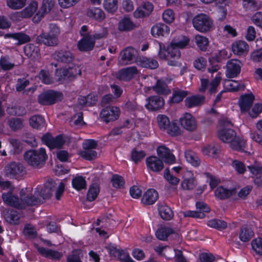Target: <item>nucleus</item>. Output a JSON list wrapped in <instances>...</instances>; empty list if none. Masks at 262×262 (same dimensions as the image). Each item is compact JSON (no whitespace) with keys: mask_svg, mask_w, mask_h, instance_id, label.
Here are the masks:
<instances>
[{"mask_svg":"<svg viewBox=\"0 0 262 262\" xmlns=\"http://www.w3.org/2000/svg\"><path fill=\"white\" fill-rule=\"evenodd\" d=\"M25 162L34 168H41L45 164L48 158L45 148L30 149L24 154Z\"/></svg>","mask_w":262,"mask_h":262,"instance_id":"obj_1","label":"nucleus"},{"mask_svg":"<svg viewBox=\"0 0 262 262\" xmlns=\"http://www.w3.org/2000/svg\"><path fill=\"white\" fill-rule=\"evenodd\" d=\"M80 34L82 38L78 41L77 47L80 51L88 52L93 49L95 41L92 37V35L88 31L86 26H83L80 30Z\"/></svg>","mask_w":262,"mask_h":262,"instance_id":"obj_2","label":"nucleus"},{"mask_svg":"<svg viewBox=\"0 0 262 262\" xmlns=\"http://www.w3.org/2000/svg\"><path fill=\"white\" fill-rule=\"evenodd\" d=\"M221 124L223 128L219 131V138L224 142L229 143L236 136V132L231 128L233 124L227 119L221 120Z\"/></svg>","mask_w":262,"mask_h":262,"instance_id":"obj_3","label":"nucleus"},{"mask_svg":"<svg viewBox=\"0 0 262 262\" xmlns=\"http://www.w3.org/2000/svg\"><path fill=\"white\" fill-rule=\"evenodd\" d=\"M62 94L53 90L48 91L41 93L38 97V102L42 105H51L61 101Z\"/></svg>","mask_w":262,"mask_h":262,"instance_id":"obj_4","label":"nucleus"},{"mask_svg":"<svg viewBox=\"0 0 262 262\" xmlns=\"http://www.w3.org/2000/svg\"><path fill=\"white\" fill-rule=\"evenodd\" d=\"M120 60L119 62L122 64H127L136 62L140 56L138 50L132 47H128L122 50L120 54Z\"/></svg>","mask_w":262,"mask_h":262,"instance_id":"obj_5","label":"nucleus"},{"mask_svg":"<svg viewBox=\"0 0 262 262\" xmlns=\"http://www.w3.org/2000/svg\"><path fill=\"white\" fill-rule=\"evenodd\" d=\"M24 193V190H21L20 195L21 196V204L23 206L22 209L27 206H37L42 203V199L40 198L38 195L36 194V191H34V194L29 193L23 196Z\"/></svg>","mask_w":262,"mask_h":262,"instance_id":"obj_6","label":"nucleus"},{"mask_svg":"<svg viewBox=\"0 0 262 262\" xmlns=\"http://www.w3.org/2000/svg\"><path fill=\"white\" fill-rule=\"evenodd\" d=\"M120 109L116 106H108L104 108L100 114V117L104 121L108 123L117 120L120 115Z\"/></svg>","mask_w":262,"mask_h":262,"instance_id":"obj_7","label":"nucleus"},{"mask_svg":"<svg viewBox=\"0 0 262 262\" xmlns=\"http://www.w3.org/2000/svg\"><path fill=\"white\" fill-rule=\"evenodd\" d=\"M242 63L239 60L231 59L226 64V75L228 78L236 77L241 72Z\"/></svg>","mask_w":262,"mask_h":262,"instance_id":"obj_8","label":"nucleus"},{"mask_svg":"<svg viewBox=\"0 0 262 262\" xmlns=\"http://www.w3.org/2000/svg\"><path fill=\"white\" fill-rule=\"evenodd\" d=\"M213 28V23L210 17L206 14H198V31L206 33Z\"/></svg>","mask_w":262,"mask_h":262,"instance_id":"obj_9","label":"nucleus"},{"mask_svg":"<svg viewBox=\"0 0 262 262\" xmlns=\"http://www.w3.org/2000/svg\"><path fill=\"white\" fill-rule=\"evenodd\" d=\"M145 107L151 111H157L162 109L165 105L164 99L159 96H151L146 99Z\"/></svg>","mask_w":262,"mask_h":262,"instance_id":"obj_10","label":"nucleus"},{"mask_svg":"<svg viewBox=\"0 0 262 262\" xmlns=\"http://www.w3.org/2000/svg\"><path fill=\"white\" fill-rule=\"evenodd\" d=\"M54 58L59 62L66 64L73 65L75 57L70 51L61 50L56 51L54 54Z\"/></svg>","mask_w":262,"mask_h":262,"instance_id":"obj_11","label":"nucleus"},{"mask_svg":"<svg viewBox=\"0 0 262 262\" xmlns=\"http://www.w3.org/2000/svg\"><path fill=\"white\" fill-rule=\"evenodd\" d=\"M154 10L153 5L149 2H145L139 6L134 12L133 15L136 18H143L148 17Z\"/></svg>","mask_w":262,"mask_h":262,"instance_id":"obj_12","label":"nucleus"},{"mask_svg":"<svg viewBox=\"0 0 262 262\" xmlns=\"http://www.w3.org/2000/svg\"><path fill=\"white\" fill-rule=\"evenodd\" d=\"M54 5V0H43L41 7L33 18V21L35 23H39L45 15L52 10Z\"/></svg>","mask_w":262,"mask_h":262,"instance_id":"obj_13","label":"nucleus"},{"mask_svg":"<svg viewBox=\"0 0 262 262\" xmlns=\"http://www.w3.org/2000/svg\"><path fill=\"white\" fill-rule=\"evenodd\" d=\"M37 43L43 44L48 47L56 46L59 43L58 38L46 32H42L36 38Z\"/></svg>","mask_w":262,"mask_h":262,"instance_id":"obj_14","label":"nucleus"},{"mask_svg":"<svg viewBox=\"0 0 262 262\" xmlns=\"http://www.w3.org/2000/svg\"><path fill=\"white\" fill-rule=\"evenodd\" d=\"M3 201L7 205L18 209H22L23 205L21 204V200L15 195L12 192L8 191L3 193L2 195Z\"/></svg>","mask_w":262,"mask_h":262,"instance_id":"obj_15","label":"nucleus"},{"mask_svg":"<svg viewBox=\"0 0 262 262\" xmlns=\"http://www.w3.org/2000/svg\"><path fill=\"white\" fill-rule=\"evenodd\" d=\"M232 51L237 56L245 55L248 54L249 47L248 44L244 40H236L231 45Z\"/></svg>","mask_w":262,"mask_h":262,"instance_id":"obj_16","label":"nucleus"},{"mask_svg":"<svg viewBox=\"0 0 262 262\" xmlns=\"http://www.w3.org/2000/svg\"><path fill=\"white\" fill-rule=\"evenodd\" d=\"M180 122L182 126L188 130L192 131L196 127L195 118L190 113L184 114L180 119Z\"/></svg>","mask_w":262,"mask_h":262,"instance_id":"obj_17","label":"nucleus"},{"mask_svg":"<svg viewBox=\"0 0 262 262\" xmlns=\"http://www.w3.org/2000/svg\"><path fill=\"white\" fill-rule=\"evenodd\" d=\"M24 171L22 164L15 162H12L8 164L5 168V174L8 177H14L21 173Z\"/></svg>","mask_w":262,"mask_h":262,"instance_id":"obj_18","label":"nucleus"},{"mask_svg":"<svg viewBox=\"0 0 262 262\" xmlns=\"http://www.w3.org/2000/svg\"><path fill=\"white\" fill-rule=\"evenodd\" d=\"M148 169L155 172L161 171L164 168L163 161L156 156H151L146 160Z\"/></svg>","mask_w":262,"mask_h":262,"instance_id":"obj_19","label":"nucleus"},{"mask_svg":"<svg viewBox=\"0 0 262 262\" xmlns=\"http://www.w3.org/2000/svg\"><path fill=\"white\" fill-rule=\"evenodd\" d=\"M157 153L159 157L163 159L165 163L168 164L174 163L176 159L174 155L165 146L159 147L157 148Z\"/></svg>","mask_w":262,"mask_h":262,"instance_id":"obj_20","label":"nucleus"},{"mask_svg":"<svg viewBox=\"0 0 262 262\" xmlns=\"http://www.w3.org/2000/svg\"><path fill=\"white\" fill-rule=\"evenodd\" d=\"M138 73L136 67L133 66L122 69L118 73V78L122 80L129 81Z\"/></svg>","mask_w":262,"mask_h":262,"instance_id":"obj_21","label":"nucleus"},{"mask_svg":"<svg viewBox=\"0 0 262 262\" xmlns=\"http://www.w3.org/2000/svg\"><path fill=\"white\" fill-rule=\"evenodd\" d=\"M37 250L42 256L53 260H58L63 256L61 252L43 247H38Z\"/></svg>","mask_w":262,"mask_h":262,"instance_id":"obj_22","label":"nucleus"},{"mask_svg":"<svg viewBox=\"0 0 262 262\" xmlns=\"http://www.w3.org/2000/svg\"><path fill=\"white\" fill-rule=\"evenodd\" d=\"M254 100V96L252 94L242 95L239 101V105L242 112L244 113L249 111Z\"/></svg>","mask_w":262,"mask_h":262,"instance_id":"obj_23","label":"nucleus"},{"mask_svg":"<svg viewBox=\"0 0 262 262\" xmlns=\"http://www.w3.org/2000/svg\"><path fill=\"white\" fill-rule=\"evenodd\" d=\"M3 216L7 222L11 225H18L19 223V215L17 211L13 209H5Z\"/></svg>","mask_w":262,"mask_h":262,"instance_id":"obj_24","label":"nucleus"},{"mask_svg":"<svg viewBox=\"0 0 262 262\" xmlns=\"http://www.w3.org/2000/svg\"><path fill=\"white\" fill-rule=\"evenodd\" d=\"M5 38H11L16 40L15 45L19 46L30 41V37L27 34L23 32L7 33L5 35Z\"/></svg>","mask_w":262,"mask_h":262,"instance_id":"obj_25","label":"nucleus"},{"mask_svg":"<svg viewBox=\"0 0 262 262\" xmlns=\"http://www.w3.org/2000/svg\"><path fill=\"white\" fill-rule=\"evenodd\" d=\"M248 169L251 172L256 176L254 182L257 186L262 185V166L257 162L253 165L248 166Z\"/></svg>","mask_w":262,"mask_h":262,"instance_id":"obj_26","label":"nucleus"},{"mask_svg":"<svg viewBox=\"0 0 262 262\" xmlns=\"http://www.w3.org/2000/svg\"><path fill=\"white\" fill-rule=\"evenodd\" d=\"M137 64L142 68L149 69H156L159 66V63L156 59L143 56H140L137 60Z\"/></svg>","mask_w":262,"mask_h":262,"instance_id":"obj_27","label":"nucleus"},{"mask_svg":"<svg viewBox=\"0 0 262 262\" xmlns=\"http://www.w3.org/2000/svg\"><path fill=\"white\" fill-rule=\"evenodd\" d=\"M158 198L157 191L154 189H149L143 194L141 201L145 205H152L157 201Z\"/></svg>","mask_w":262,"mask_h":262,"instance_id":"obj_28","label":"nucleus"},{"mask_svg":"<svg viewBox=\"0 0 262 262\" xmlns=\"http://www.w3.org/2000/svg\"><path fill=\"white\" fill-rule=\"evenodd\" d=\"M152 90L159 95H168L171 91L167 83L163 79H159L155 85L152 86Z\"/></svg>","mask_w":262,"mask_h":262,"instance_id":"obj_29","label":"nucleus"},{"mask_svg":"<svg viewBox=\"0 0 262 262\" xmlns=\"http://www.w3.org/2000/svg\"><path fill=\"white\" fill-rule=\"evenodd\" d=\"M202 152L204 155L215 158L219 154L220 149L218 145L211 143L204 146L202 148Z\"/></svg>","mask_w":262,"mask_h":262,"instance_id":"obj_30","label":"nucleus"},{"mask_svg":"<svg viewBox=\"0 0 262 262\" xmlns=\"http://www.w3.org/2000/svg\"><path fill=\"white\" fill-rule=\"evenodd\" d=\"M170 32L169 27L162 23L157 24L154 25L151 29V33L152 35L155 36H164L168 35Z\"/></svg>","mask_w":262,"mask_h":262,"instance_id":"obj_31","label":"nucleus"},{"mask_svg":"<svg viewBox=\"0 0 262 262\" xmlns=\"http://www.w3.org/2000/svg\"><path fill=\"white\" fill-rule=\"evenodd\" d=\"M24 50L25 55L32 59H35L40 56V49L34 44H27L24 47Z\"/></svg>","mask_w":262,"mask_h":262,"instance_id":"obj_32","label":"nucleus"},{"mask_svg":"<svg viewBox=\"0 0 262 262\" xmlns=\"http://www.w3.org/2000/svg\"><path fill=\"white\" fill-rule=\"evenodd\" d=\"M86 15L89 17L100 21L103 20L105 18L104 12L101 9L97 7L88 9Z\"/></svg>","mask_w":262,"mask_h":262,"instance_id":"obj_33","label":"nucleus"},{"mask_svg":"<svg viewBox=\"0 0 262 262\" xmlns=\"http://www.w3.org/2000/svg\"><path fill=\"white\" fill-rule=\"evenodd\" d=\"M136 27L135 24L129 17H124L118 23V29L120 31H129Z\"/></svg>","mask_w":262,"mask_h":262,"instance_id":"obj_34","label":"nucleus"},{"mask_svg":"<svg viewBox=\"0 0 262 262\" xmlns=\"http://www.w3.org/2000/svg\"><path fill=\"white\" fill-rule=\"evenodd\" d=\"M111 254L115 257H117L121 261L123 262H135L130 257L129 254L123 250L113 248L111 249Z\"/></svg>","mask_w":262,"mask_h":262,"instance_id":"obj_35","label":"nucleus"},{"mask_svg":"<svg viewBox=\"0 0 262 262\" xmlns=\"http://www.w3.org/2000/svg\"><path fill=\"white\" fill-rule=\"evenodd\" d=\"M30 125L34 128L40 129L45 125L44 118L39 115L32 116L29 119Z\"/></svg>","mask_w":262,"mask_h":262,"instance_id":"obj_36","label":"nucleus"},{"mask_svg":"<svg viewBox=\"0 0 262 262\" xmlns=\"http://www.w3.org/2000/svg\"><path fill=\"white\" fill-rule=\"evenodd\" d=\"M158 210L160 216L163 220H170L173 216L171 208L166 205H160Z\"/></svg>","mask_w":262,"mask_h":262,"instance_id":"obj_37","label":"nucleus"},{"mask_svg":"<svg viewBox=\"0 0 262 262\" xmlns=\"http://www.w3.org/2000/svg\"><path fill=\"white\" fill-rule=\"evenodd\" d=\"M188 94V92L181 90H173L172 96L170 102L172 103H178L181 102L183 99Z\"/></svg>","mask_w":262,"mask_h":262,"instance_id":"obj_38","label":"nucleus"},{"mask_svg":"<svg viewBox=\"0 0 262 262\" xmlns=\"http://www.w3.org/2000/svg\"><path fill=\"white\" fill-rule=\"evenodd\" d=\"M37 7L38 4L36 2L31 3L20 13V16L24 18L31 17L36 11Z\"/></svg>","mask_w":262,"mask_h":262,"instance_id":"obj_39","label":"nucleus"},{"mask_svg":"<svg viewBox=\"0 0 262 262\" xmlns=\"http://www.w3.org/2000/svg\"><path fill=\"white\" fill-rule=\"evenodd\" d=\"M173 233V230L172 229L168 227H162L157 230L156 235L159 239L165 241L168 236Z\"/></svg>","mask_w":262,"mask_h":262,"instance_id":"obj_40","label":"nucleus"},{"mask_svg":"<svg viewBox=\"0 0 262 262\" xmlns=\"http://www.w3.org/2000/svg\"><path fill=\"white\" fill-rule=\"evenodd\" d=\"M6 111L8 114L12 116H23L27 113L25 107L21 106H8Z\"/></svg>","mask_w":262,"mask_h":262,"instance_id":"obj_41","label":"nucleus"},{"mask_svg":"<svg viewBox=\"0 0 262 262\" xmlns=\"http://www.w3.org/2000/svg\"><path fill=\"white\" fill-rule=\"evenodd\" d=\"M233 192L232 190L220 186L215 190V195L219 199L223 200L229 198L232 194Z\"/></svg>","mask_w":262,"mask_h":262,"instance_id":"obj_42","label":"nucleus"},{"mask_svg":"<svg viewBox=\"0 0 262 262\" xmlns=\"http://www.w3.org/2000/svg\"><path fill=\"white\" fill-rule=\"evenodd\" d=\"M35 191L36 194L38 195L40 198L42 199V203L46 199L50 198L52 194V192L45 186V184L43 187H38Z\"/></svg>","mask_w":262,"mask_h":262,"instance_id":"obj_43","label":"nucleus"},{"mask_svg":"<svg viewBox=\"0 0 262 262\" xmlns=\"http://www.w3.org/2000/svg\"><path fill=\"white\" fill-rule=\"evenodd\" d=\"M189 39L187 37L181 35L174 38L171 42V46H174L178 48H184L188 43Z\"/></svg>","mask_w":262,"mask_h":262,"instance_id":"obj_44","label":"nucleus"},{"mask_svg":"<svg viewBox=\"0 0 262 262\" xmlns=\"http://www.w3.org/2000/svg\"><path fill=\"white\" fill-rule=\"evenodd\" d=\"M253 234V232L251 228L247 227H242L239 233V238L242 241L246 242L252 238Z\"/></svg>","mask_w":262,"mask_h":262,"instance_id":"obj_45","label":"nucleus"},{"mask_svg":"<svg viewBox=\"0 0 262 262\" xmlns=\"http://www.w3.org/2000/svg\"><path fill=\"white\" fill-rule=\"evenodd\" d=\"M73 187L79 191L82 189H86V184L84 178L82 176L76 177L72 180Z\"/></svg>","mask_w":262,"mask_h":262,"instance_id":"obj_46","label":"nucleus"},{"mask_svg":"<svg viewBox=\"0 0 262 262\" xmlns=\"http://www.w3.org/2000/svg\"><path fill=\"white\" fill-rule=\"evenodd\" d=\"M229 143L232 149L238 151L243 150L245 146V141L237 136Z\"/></svg>","mask_w":262,"mask_h":262,"instance_id":"obj_47","label":"nucleus"},{"mask_svg":"<svg viewBox=\"0 0 262 262\" xmlns=\"http://www.w3.org/2000/svg\"><path fill=\"white\" fill-rule=\"evenodd\" d=\"M99 192V187L96 184H92L89 189L86 199L88 201L92 202L97 197Z\"/></svg>","mask_w":262,"mask_h":262,"instance_id":"obj_48","label":"nucleus"},{"mask_svg":"<svg viewBox=\"0 0 262 262\" xmlns=\"http://www.w3.org/2000/svg\"><path fill=\"white\" fill-rule=\"evenodd\" d=\"M157 119L160 129L166 130L170 123L169 118L164 115H159Z\"/></svg>","mask_w":262,"mask_h":262,"instance_id":"obj_49","label":"nucleus"},{"mask_svg":"<svg viewBox=\"0 0 262 262\" xmlns=\"http://www.w3.org/2000/svg\"><path fill=\"white\" fill-rule=\"evenodd\" d=\"M207 225L210 227L221 230L226 228L227 223L223 220L213 219L208 222Z\"/></svg>","mask_w":262,"mask_h":262,"instance_id":"obj_50","label":"nucleus"},{"mask_svg":"<svg viewBox=\"0 0 262 262\" xmlns=\"http://www.w3.org/2000/svg\"><path fill=\"white\" fill-rule=\"evenodd\" d=\"M9 142L12 147L11 152L13 155H18L23 150V146L20 142L16 139H9Z\"/></svg>","mask_w":262,"mask_h":262,"instance_id":"obj_51","label":"nucleus"},{"mask_svg":"<svg viewBox=\"0 0 262 262\" xmlns=\"http://www.w3.org/2000/svg\"><path fill=\"white\" fill-rule=\"evenodd\" d=\"M8 124L12 130L15 131L23 127V120L19 118H11L8 120Z\"/></svg>","mask_w":262,"mask_h":262,"instance_id":"obj_52","label":"nucleus"},{"mask_svg":"<svg viewBox=\"0 0 262 262\" xmlns=\"http://www.w3.org/2000/svg\"><path fill=\"white\" fill-rule=\"evenodd\" d=\"M80 156L86 160H93L97 158V152L94 149H83L79 152Z\"/></svg>","mask_w":262,"mask_h":262,"instance_id":"obj_53","label":"nucleus"},{"mask_svg":"<svg viewBox=\"0 0 262 262\" xmlns=\"http://www.w3.org/2000/svg\"><path fill=\"white\" fill-rule=\"evenodd\" d=\"M118 0H104V8L108 12L114 13L118 9Z\"/></svg>","mask_w":262,"mask_h":262,"instance_id":"obj_54","label":"nucleus"},{"mask_svg":"<svg viewBox=\"0 0 262 262\" xmlns=\"http://www.w3.org/2000/svg\"><path fill=\"white\" fill-rule=\"evenodd\" d=\"M210 208L203 202H198V218H203L205 213L210 212Z\"/></svg>","mask_w":262,"mask_h":262,"instance_id":"obj_55","label":"nucleus"},{"mask_svg":"<svg viewBox=\"0 0 262 262\" xmlns=\"http://www.w3.org/2000/svg\"><path fill=\"white\" fill-rule=\"evenodd\" d=\"M209 47L208 39L204 36L198 35V48L201 51L206 52Z\"/></svg>","mask_w":262,"mask_h":262,"instance_id":"obj_56","label":"nucleus"},{"mask_svg":"<svg viewBox=\"0 0 262 262\" xmlns=\"http://www.w3.org/2000/svg\"><path fill=\"white\" fill-rule=\"evenodd\" d=\"M26 0H7V6L12 9L16 10L23 8Z\"/></svg>","mask_w":262,"mask_h":262,"instance_id":"obj_57","label":"nucleus"},{"mask_svg":"<svg viewBox=\"0 0 262 262\" xmlns=\"http://www.w3.org/2000/svg\"><path fill=\"white\" fill-rule=\"evenodd\" d=\"M167 57L172 58L178 59L181 56V53L178 48L174 46H170L168 47L167 50Z\"/></svg>","mask_w":262,"mask_h":262,"instance_id":"obj_58","label":"nucleus"},{"mask_svg":"<svg viewBox=\"0 0 262 262\" xmlns=\"http://www.w3.org/2000/svg\"><path fill=\"white\" fill-rule=\"evenodd\" d=\"M253 250L258 255H262V238L253 239L251 242Z\"/></svg>","mask_w":262,"mask_h":262,"instance_id":"obj_59","label":"nucleus"},{"mask_svg":"<svg viewBox=\"0 0 262 262\" xmlns=\"http://www.w3.org/2000/svg\"><path fill=\"white\" fill-rule=\"evenodd\" d=\"M23 233L25 236L30 238H35L37 236L36 231L34 227L31 224L25 225Z\"/></svg>","mask_w":262,"mask_h":262,"instance_id":"obj_60","label":"nucleus"},{"mask_svg":"<svg viewBox=\"0 0 262 262\" xmlns=\"http://www.w3.org/2000/svg\"><path fill=\"white\" fill-rule=\"evenodd\" d=\"M164 178L171 185H177L180 180L177 177L171 175L170 173V170L168 168L165 169L164 172Z\"/></svg>","mask_w":262,"mask_h":262,"instance_id":"obj_61","label":"nucleus"},{"mask_svg":"<svg viewBox=\"0 0 262 262\" xmlns=\"http://www.w3.org/2000/svg\"><path fill=\"white\" fill-rule=\"evenodd\" d=\"M166 130L167 133L172 136L180 135L181 133L180 127L173 122L170 123Z\"/></svg>","mask_w":262,"mask_h":262,"instance_id":"obj_62","label":"nucleus"},{"mask_svg":"<svg viewBox=\"0 0 262 262\" xmlns=\"http://www.w3.org/2000/svg\"><path fill=\"white\" fill-rule=\"evenodd\" d=\"M200 262H214L215 257L213 254L209 252H202L199 254Z\"/></svg>","mask_w":262,"mask_h":262,"instance_id":"obj_63","label":"nucleus"},{"mask_svg":"<svg viewBox=\"0 0 262 262\" xmlns=\"http://www.w3.org/2000/svg\"><path fill=\"white\" fill-rule=\"evenodd\" d=\"M146 156L145 152L143 150H137L134 148L132 152V159L136 163L141 161Z\"/></svg>","mask_w":262,"mask_h":262,"instance_id":"obj_64","label":"nucleus"}]
</instances>
